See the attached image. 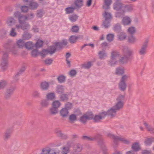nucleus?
I'll return each instance as SVG.
<instances>
[{
	"instance_id": "obj_1",
	"label": "nucleus",
	"mask_w": 154,
	"mask_h": 154,
	"mask_svg": "<svg viewBox=\"0 0 154 154\" xmlns=\"http://www.w3.org/2000/svg\"><path fill=\"white\" fill-rule=\"evenodd\" d=\"M124 56L122 57L119 60V61L121 64H123L127 63L129 60L133 59V51L128 49V48H125L123 50Z\"/></svg>"
},
{
	"instance_id": "obj_2",
	"label": "nucleus",
	"mask_w": 154,
	"mask_h": 154,
	"mask_svg": "<svg viewBox=\"0 0 154 154\" xmlns=\"http://www.w3.org/2000/svg\"><path fill=\"white\" fill-rule=\"evenodd\" d=\"M4 47L8 51L11 52L14 54H15L17 53V48L11 41L6 42L4 45Z\"/></svg>"
},
{
	"instance_id": "obj_3",
	"label": "nucleus",
	"mask_w": 154,
	"mask_h": 154,
	"mask_svg": "<svg viewBox=\"0 0 154 154\" xmlns=\"http://www.w3.org/2000/svg\"><path fill=\"white\" fill-rule=\"evenodd\" d=\"M93 141L97 140L98 144L102 150H104L106 149V146L102 135L99 134H97L92 137Z\"/></svg>"
},
{
	"instance_id": "obj_4",
	"label": "nucleus",
	"mask_w": 154,
	"mask_h": 154,
	"mask_svg": "<svg viewBox=\"0 0 154 154\" xmlns=\"http://www.w3.org/2000/svg\"><path fill=\"white\" fill-rule=\"evenodd\" d=\"M128 78V76L126 75H123L122 77L119 84V88L121 91H125L127 87L126 81H127Z\"/></svg>"
},
{
	"instance_id": "obj_5",
	"label": "nucleus",
	"mask_w": 154,
	"mask_h": 154,
	"mask_svg": "<svg viewBox=\"0 0 154 154\" xmlns=\"http://www.w3.org/2000/svg\"><path fill=\"white\" fill-rule=\"evenodd\" d=\"M123 9L121 11V12H117L116 14V17H120L124 13L127 11H131L133 9V6L132 5H124Z\"/></svg>"
},
{
	"instance_id": "obj_6",
	"label": "nucleus",
	"mask_w": 154,
	"mask_h": 154,
	"mask_svg": "<svg viewBox=\"0 0 154 154\" xmlns=\"http://www.w3.org/2000/svg\"><path fill=\"white\" fill-rule=\"evenodd\" d=\"M16 88V86H11L7 88L5 93L4 98L7 100L10 98L13 95Z\"/></svg>"
},
{
	"instance_id": "obj_7",
	"label": "nucleus",
	"mask_w": 154,
	"mask_h": 154,
	"mask_svg": "<svg viewBox=\"0 0 154 154\" xmlns=\"http://www.w3.org/2000/svg\"><path fill=\"white\" fill-rule=\"evenodd\" d=\"M119 54L116 52L113 51L112 52L110 60L108 61V64L111 66H113L117 62L116 57H118Z\"/></svg>"
},
{
	"instance_id": "obj_8",
	"label": "nucleus",
	"mask_w": 154,
	"mask_h": 154,
	"mask_svg": "<svg viewBox=\"0 0 154 154\" xmlns=\"http://www.w3.org/2000/svg\"><path fill=\"white\" fill-rule=\"evenodd\" d=\"M8 54L7 53H5L2 56L1 66L2 68L3 71L5 70L8 66Z\"/></svg>"
},
{
	"instance_id": "obj_9",
	"label": "nucleus",
	"mask_w": 154,
	"mask_h": 154,
	"mask_svg": "<svg viewBox=\"0 0 154 154\" xmlns=\"http://www.w3.org/2000/svg\"><path fill=\"white\" fill-rule=\"evenodd\" d=\"M23 2L27 5H28L30 9L32 10H36L38 6V4L33 0H23Z\"/></svg>"
},
{
	"instance_id": "obj_10",
	"label": "nucleus",
	"mask_w": 154,
	"mask_h": 154,
	"mask_svg": "<svg viewBox=\"0 0 154 154\" xmlns=\"http://www.w3.org/2000/svg\"><path fill=\"white\" fill-rule=\"evenodd\" d=\"M148 43V41L146 40L141 45L140 49L139 51V53L140 55L144 56L146 54Z\"/></svg>"
},
{
	"instance_id": "obj_11",
	"label": "nucleus",
	"mask_w": 154,
	"mask_h": 154,
	"mask_svg": "<svg viewBox=\"0 0 154 154\" xmlns=\"http://www.w3.org/2000/svg\"><path fill=\"white\" fill-rule=\"evenodd\" d=\"M124 7V4L119 2H115L113 3V9L116 11L121 10Z\"/></svg>"
},
{
	"instance_id": "obj_12",
	"label": "nucleus",
	"mask_w": 154,
	"mask_h": 154,
	"mask_svg": "<svg viewBox=\"0 0 154 154\" xmlns=\"http://www.w3.org/2000/svg\"><path fill=\"white\" fill-rule=\"evenodd\" d=\"M16 26L18 29L21 28L23 30H25L27 29L29 26V25L28 23L25 22L22 23L21 24L20 23L19 25H16Z\"/></svg>"
},
{
	"instance_id": "obj_13",
	"label": "nucleus",
	"mask_w": 154,
	"mask_h": 154,
	"mask_svg": "<svg viewBox=\"0 0 154 154\" xmlns=\"http://www.w3.org/2000/svg\"><path fill=\"white\" fill-rule=\"evenodd\" d=\"M50 101L47 99L42 100L40 103V105L43 108H47L50 104Z\"/></svg>"
},
{
	"instance_id": "obj_14",
	"label": "nucleus",
	"mask_w": 154,
	"mask_h": 154,
	"mask_svg": "<svg viewBox=\"0 0 154 154\" xmlns=\"http://www.w3.org/2000/svg\"><path fill=\"white\" fill-rule=\"evenodd\" d=\"M69 112L66 108H63L60 111V115L63 118H66L68 115Z\"/></svg>"
},
{
	"instance_id": "obj_15",
	"label": "nucleus",
	"mask_w": 154,
	"mask_h": 154,
	"mask_svg": "<svg viewBox=\"0 0 154 154\" xmlns=\"http://www.w3.org/2000/svg\"><path fill=\"white\" fill-rule=\"evenodd\" d=\"M132 150L134 152H137L141 149L140 145L138 142H135L133 143L131 146Z\"/></svg>"
},
{
	"instance_id": "obj_16",
	"label": "nucleus",
	"mask_w": 154,
	"mask_h": 154,
	"mask_svg": "<svg viewBox=\"0 0 154 154\" xmlns=\"http://www.w3.org/2000/svg\"><path fill=\"white\" fill-rule=\"evenodd\" d=\"M60 100L62 102H66L69 100V94H63L59 96Z\"/></svg>"
},
{
	"instance_id": "obj_17",
	"label": "nucleus",
	"mask_w": 154,
	"mask_h": 154,
	"mask_svg": "<svg viewBox=\"0 0 154 154\" xmlns=\"http://www.w3.org/2000/svg\"><path fill=\"white\" fill-rule=\"evenodd\" d=\"M122 22L124 25H128L131 24V20L129 17L126 16L123 18Z\"/></svg>"
},
{
	"instance_id": "obj_18",
	"label": "nucleus",
	"mask_w": 154,
	"mask_h": 154,
	"mask_svg": "<svg viewBox=\"0 0 154 154\" xmlns=\"http://www.w3.org/2000/svg\"><path fill=\"white\" fill-rule=\"evenodd\" d=\"M118 40L120 41L124 40L126 38L127 35L124 32H121L117 35Z\"/></svg>"
},
{
	"instance_id": "obj_19",
	"label": "nucleus",
	"mask_w": 154,
	"mask_h": 154,
	"mask_svg": "<svg viewBox=\"0 0 154 154\" xmlns=\"http://www.w3.org/2000/svg\"><path fill=\"white\" fill-rule=\"evenodd\" d=\"M74 5L75 6L76 9L81 8L83 5V0H75L74 1Z\"/></svg>"
},
{
	"instance_id": "obj_20",
	"label": "nucleus",
	"mask_w": 154,
	"mask_h": 154,
	"mask_svg": "<svg viewBox=\"0 0 154 154\" xmlns=\"http://www.w3.org/2000/svg\"><path fill=\"white\" fill-rule=\"evenodd\" d=\"M124 103L123 102H118L113 107L116 110H119L123 108Z\"/></svg>"
},
{
	"instance_id": "obj_21",
	"label": "nucleus",
	"mask_w": 154,
	"mask_h": 154,
	"mask_svg": "<svg viewBox=\"0 0 154 154\" xmlns=\"http://www.w3.org/2000/svg\"><path fill=\"white\" fill-rule=\"evenodd\" d=\"M107 136L113 139V142L116 145L118 144V139L119 136H116L114 135L111 134L110 133H108L107 134Z\"/></svg>"
},
{
	"instance_id": "obj_22",
	"label": "nucleus",
	"mask_w": 154,
	"mask_h": 154,
	"mask_svg": "<svg viewBox=\"0 0 154 154\" xmlns=\"http://www.w3.org/2000/svg\"><path fill=\"white\" fill-rule=\"evenodd\" d=\"M80 37L81 36L80 35L75 36V35H72L69 37V40L70 43L74 44L75 43L77 39Z\"/></svg>"
},
{
	"instance_id": "obj_23",
	"label": "nucleus",
	"mask_w": 154,
	"mask_h": 154,
	"mask_svg": "<svg viewBox=\"0 0 154 154\" xmlns=\"http://www.w3.org/2000/svg\"><path fill=\"white\" fill-rule=\"evenodd\" d=\"M56 92L60 94H61L64 93V88L63 86L61 85H58L56 88Z\"/></svg>"
},
{
	"instance_id": "obj_24",
	"label": "nucleus",
	"mask_w": 154,
	"mask_h": 154,
	"mask_svg": "<svg viewBox=\"0 0 154 154\" xmlns=\"http://www.w3.org/2000/svg\"><path fill=\"white\" fill-rule=\"evenodd\" d=\"M104 4L103 6V8L105 10L109 8V6L112 2V0H104Z\"/></svg>"
},
{
	"instance_id": "obj_25",
	"label": "nucleus",
	"mask_w": 154,
	"mask_h": 154,
	"mask_svg": "<svg viewBox=\"0 0 154 154\" xmlns=\"http://www.w3.org/2000/svg\"><path fill=\"white\" fill-rule=\"evenodd\" d=\"M116 111L117 110L113 107L107 111V115L110 116L112 117H114L116 114Z\"/></svg>"
},
{
	"instance_id": "obj_26",
	"label": "nucleus",
	"mask_w": 154,
	"mask_h": 154,
	"mask_svg": "<svg viewBox=\"0 0 154 154\" xmlns=\"http://www.w3.org/2000/svg\"><path fill=\"white\" fill-rule=\"evenodd\" d=\"M47 50L48 53L51 55L55 52L57 48L55 45H52L49 46Z\"/></svg>"
},
{
	"instance_id": "obj_27",
	"label": "nucleus",
	"mask_w": 154,
	"mask_h": 154,
	"mask_svg": "<svg viewBox=\"0 0 154 154\" xmlns=\"http://www.w3.org/2000/svg\"><path fill=\"white\" fill-rule=\"evenodd\" d=\"M25 70V68L24 67H22L19 71L15 75V77H14V80L16 81H17L18 80V79L17 78V77L20 75L22 74L23 72H24V71Z\"/></svg>"
},
{
	"instance_id": "obj_28",
	"label": "nucleus",
	"mask_w": 154,
	"mask_h": 154,
	"mask_svg": "<svg viewBox=\"0 0 154 154\" xmlns=\"http://www.w3.org/2000/svg\"><path fill=\"white\" fill-rule=\"evenodd\" d=\"M78 17V16L76 14H74L70 15L69 17V18L72 22L73 23L77 21Z\"/></svg>"
},
{
	"instance_id": "obj_29",
	"label": "nucleus",
	"mask_w": 154,
	"mask_h": 154,
	"mask_svg": "<svg viewBox=\"0 0 154 154\" xmlns=\"http://www.w3.org/2000/svg\"><path fill=\"white\" fill-rule=\"evenodd\" d=\"M34 47V45L32 42H28L26 43L25 47L27 49L31 50Z\"/></svg>"
},
{
	"instance_id": "obj_30",
	"label": "nucleus",
	"mask_w": 154,
	"mask_h": 154,
	"mask_svg": "<svg viewBox=\"0 0 154 154\" xmlns=\"http://www.w3.org/2000/svg\"><path fill=\"white\" fill-rule=\"evenodd\" d=\"M41 87L43 90H46L48 89L49 84L46 82H42L41 84Z\"/></svg>"
},
{
	"instance_id": "obj_31",
	"label": "nucleus",
	"mask_w": 154,
	"mask_h": 154,
	"mask_svg": "<svg viewBox=\"0 0 154 154\" xmlns=\"http://www.w3.org/2000/svg\"><path fill=\"white\" fill-rule=\"evenodd\" d=\"M136 41V38L133 35H131L128 37V41L130 43L134 44L135 42Z\"/></svg>"
},
{
	"instance_id": "obj_32",
	"label": "nucleus",
	"mask_w": 154,
	"mask_h": 154,
	"mask_svg": "<svg viewBox=\"0 0 154 154\" xmlns=\"http://www.w3.org/2000/svg\"><path fill=\"white\" fill-rule=\"evenodd\" d=\"M69 122L71 123H73L77 120V117L76 115L74 114L70 115L69 117Z\"/></svg>"
},
{
	"instance_id": "obj_33",
	"label": "nucleus",
	"mask_w": 154,
	"mask_h": 154,
	"mask_svg": "<svg viewBox=\"0 0 154 154\" xmlns=\"http://www.w3.org/2000/svg\"><path fill=\"white\" fill-rule=\"evenodd\" d=\"M15 20L12 17H10L8 18L6 21V22L8 25L11 26L15 24Z\"/></svg>"
},
{
	"instance_id": "obj_34",
	"label": "nucleus",
	"mask_w": 154,
	"mask_h": 154,
	"mask_svg": "<svg viewBox=\"0 0 154 154\" xmlns=\"http://www.w3.org/2000/svg\"><path fill=\"white\" fill-rule=\"evenodd\" d=\"M23 40L20 39L18 40L17 42V46L19 48H21L23 47H25V43L23 41Z\"/></svg>"
},
{
	"instance_id": "obj_35",
	"label": "nucleus",
	"mask_w": 154,
	"mask_h": 154,
	"mask_svg": "<svg viewBox=\"0 0 154 154\" xmlns=\"http://www.w3.org/2000/svg\"><path fill=\"white\" fill-rule=\"evenodd\" d=\"M58 113V109L55 108L53 107H51L49 109V113L51 115H56Z\"/></svg>"
},
{
	"instance_id": "obj_36",
	"label": "nucleus",
	"mask_w": 154,
	"mask_h": 154,
	"mask_svg": "<svg viewBox=\"0 0 154 154\" xmlns=\"http://www.w3.org/2000/svg\"><path fill=\"white\" fill-rule=\"evenodd\" d=\"M104 17L105 18V20H110L112 18V16L109 13L105 11L104 14H103Z\"/></svg>"
},
{
	"instance_id": "obj_37",
	"label": "nucleus",
	"mask_w": 154,
	"mask_h": 154,
	"mask_svg": "<svg viewBox=\"0 0 154 154\" xmlns=\"http://www.w3.org/2000/svg\"><path fill=\"white\" fill-rule=\"evenodd\" d=\"M61 103L59 100H55L52 103V106L58 109Z\"/></svg>"
},
{
	"instance_id": "obj_38",
	"label": "nucleus",
	"mask_w": 154,
	"mask_h": 154,
	"mask_svg": "<svg viewBox=\"0 0 154 154\" xmlns=\"http://www.w3.org/2000/svg\"><path fill=\"white\" fill-rule=\"evenodd\" d=\"M76 9L75 7H68L65 9V11L66 14L72 13L75 9Z\"/></svg>"
},
{
	"instance_id": "obj_39",
	"label": "nucleus",
	"mask_w": 154,
	"mask_h": 154,
	"mask_svg": "<svg viewBox=\"0 0 154 154\" xmlns=\"http://www.w3.org/2000/svg\"><path fill=\"white\" fill-rule=\"evenodd\" d=\"M45 13L44 10L42 9H38L37 11L36 16L39 18H41Z\"/></svg>"
},
{
	"instance_id": "obj_40",
	"label": "nucleus",
	"mask_w": 154,
	"mask_h": 154,
	"mask_svg": "<svg viewBox=\"0 0 154 154\" xmlns=\"http://www.w3.org/2000/svg\"><path fill=\"white\" fill-rule=\"evenodd\" d=\"M114 31L117 32H120L121 31V26L119 23H117L113 27Z\"/></svg>"
},
{
	"instance_id": "obj_41",
	"label": "nucleus",
	"mask_w": 154,
	"mask_h": 154,
	"mask_svg": "<svg viewBox=\"0 0 154 154\" xmlns=\"http://www.w3.org/2000/svg\"><path fill=\"white\" fill-rule=\"evenodd\" d=\"M91 66V62H88L87 63H84L81 65V68L85 69H89Z\"/></svg>"
},
{
	"instance_id": "obj_42",
	"label": "nucleus",
	"mask_w": 154,
	"mask_h": 154,
	"mask_svg": "<svg viewBox=\"0 0 154 154\" xmlns=\"http://www.w3.org/2000/svg\"><path fill=\"white\" fill-rule=\"evenodd\" d=\"M6 31L4 29H2L0 30V39H2L6 37Z\"/></svg>"
},
{
	"instance_id": "obj_43",
	"label": "nucleus",
	"mask_w": 154,
	"mask_h": 154,
	"mask_svg": "<svg viewBox=\"0 0 154 154\" xmlns=\"http://www.w3.org/2000/svg\"><path fill=\"white\" fill-rule=\"evenodd\" d=\"M27 19V17L26 15H21V16L19 18L18 20L20 24L21 23L25 22L26 20Z\"/></svg>"
},
{
	"instance_id": "obj_44",
	"label": "nucleus",
	"mask_w": 154,
	"mask_h": 154,
	"mask_svg": "<svg viewBox=\"0 0 154 154\" xmlns=\"http://www.w3.org/2000/svg\"><path fill=\"white\" fill-rule=\"evenodd\" d=\"M46 97L47 99L52 100L55 97V94L54 93H48L46 95Z\"/></svg>"
},
{
	"instance_id": "obj_45",
	"label": "nucleus",
	"mask_w": 154,
	"mask_h": 154,
	"mask_svg": "<svg viewBox=\"0 0 154 154\" xmlns=\"http://www.w3.org/2000/svg\"><path fill=\"white\" fill-rule=\"evenodd\" d=\"M79 29V27L77 25H75L72 27L70 30L72 33H76L78 32Z\"/></svg>"
},
{
	"instance_id": "obj_46",
	"label": "nucleus",
	"mask_w": 154,
	"mask_h": 154,
	"mask_svg": "<svg viewBox=\"0 0 154 154\" xmlns=\"http://www.w3.org/2000/svg\"><path fill=\"white\" fill-rule=\"evenodd\" d=\"M118 141H121L122 142L125 144H128L130 143V141L125 138L119 137L118 139Z\"/></svg>"
},
{
	"instance_id": "obj_47",
	"label": "nucleus",
	"mask_w": 154,
	"mask_h": 154,
	"mask_svg": "<svg viewBox=\"0 0 154 154\" xmlns=\"http://www.w3.org/2000/svg\"><path fill=\"white\" fill-rule=\"evenodd\" d=\"M128 32L131 35L134 34L136 32L135 28L133 26L130 27L128 29Z\"/></svg>"
},
{
	"instance_id": "obj_48",
	"label": "nucleus",
	"mask_w": 154,
	"mask_h": 154,
	"mask_svg": "<svg viewBox=\"0 0 154 154\" xmlns=\"http://www.w3.org/2000/svg\"><path fill=\"white\" fill-rule=\"evenodd\" d=\"M81 139L84 140L86 141H92L93 139L92 137L86 136H82L81 137Z\"/></svg>"
},
{
	"instance_id": "obj_49",
	"label": "nucleus",
	"mask_w": 154,
	"mask_h": 154,
	"mask_svg": "<svg viewBox=\"0 0 154 154\" xmlns=\"http://www.w3.org/2000/svg\"><path fill=\"white\" fill-rule=\"evenodd\" d=\"M32 97L34 98H40L41 97L40 93L38 91H33L32 94Z\"/></svg>"
},
{
	"instance_id": "obj_50",
	"label": "nucleus",
	"mask_w": 154,
	"mask_h": 154,
	"mask_svg": "<svg viewBox=\"0 0 154 154\" xmlns=\"http://www.w3.org/2000/svg\"><path fill=\"white\" fill-rule=\"evenodd\" d=\"M66 78L63 75H59L57 78L58 82L60 83H62L65 81Z\"/></svg>"
},
{
	"instance_id": "obj_51",
	"label": "nucleus",
	"mask_w": 154,
	"mask_h": 154,
	"mask_svg": "<svg viewBox=\"0 0 154 154\" xmlns=\"http://www.w3.org/2000/svg\"><path fill=\"white\" fill-rule=\"evenodd\" d=\"M43 44V41L38 40L35 44V47L36 48H38L42 46Z\"/></svg>"
},
{
	"instance_id": "obj_52",
	"label": "nucleus",
	"mask_w": 154,
	"mask_h": 154,
	"mask_svg": "<svg viewBox=\"0 0 154 154\" xmlns=\"http://www.w3.org/2000/svg\"><path fill=\"white\" fill-rule=\"evenodd\" d=\"M124 72V70L121 67H118L116 68V73L117 75H122Z\"/></svg>"
},
{
	"instance_id": "obj_53",
	"label": "nucleus",
	"mask_w": 154,
	"mask_h": 154,
	"mask_svg": "<svg viewBox=\"0 0 154 154\" xmlns=\"http://www.w3.org/2000/svg\"><path fill=\"white\" fill-rule=\"evenodd\" d=\"M72 107V104L71 103L69 102H67L66 103L65 105L64 108L69 110L71 109Z\"/></svg>"
},
{
	"instance_id": "obj_54",
	"label": "nucleus",
	"mask_w": 154,
	"mask_h": 154,
	"mask_svg": "<svg viewBox=\"0 0 154 154\" xmlns=\"http://www.w3.org/2000/svg\"><path fill=\"white\" fill-rule=\"evenodd\" d=\"M85 114L86 116L88 117V120H91L93 118L94 115L92 112H86Z\"/></svg>"
},
{
	"instance_id": "obj_55",
	"label": "nucleus",
	"mask_w": 154,
	"mask_h": 154,
	"mask_svg": "<svg viewBox=\"0 0 154 154\" xmlns=\"http://www.w3.org/2000/svg\"><path fill=\"white\" fill-rule=\"evenodd\" d=\"M98 55L99 58L101 59L106 56V52L104 51H100L98 53Z\"/></svg>"
},
{
	"instance_id": "obj_56",
	"label": "nucleus",
	"mask_w": 154,
	"mask_h": 154,
	"mask_svg": "<svg viewBox=\"0 0 154 154\" xmlns=\"http://www.w3.org/2000/svg\"><path fill=\"white\" fill-rule=\"evenodd\" d=\"M80 121L83 123H85L88 120V117L86 116L85 114L80 118Z\"/></svg>"
},
{
	"instance_id": "obj_57",
	"label": "nucleus",
	"mask_w": 154,
	"mask_h": 154,
	"mask_svg": "<svg viewBox=\"0 0 154 154\" xmlns=\"http://www.w3.org/2000/svg\"><path fill=\"white\" fill-rule=\"evenodd\" d=\"M11 134V132L9 131H7L4 135V140L7 141L10 137Z\"/></svg>"
},
{
	"instance_id": "obj_58",
	"label": "nucleus",
	"mask_w": 154,
	"mask_h": 154,
	"mask_svg": "<svg viewBox=\"0 0 154 154\" xmlns=\"http://www.w3.org/2000/svg\"><path fill=\"white\" fill-rule=\"evenodd\" d=\"M54 45L57 48V50H61L63 47L60 42H56L55 43Z\"/></svg>"
},
{
	"instance_id": "obj_59",
	"label": "nucleus",
	"mask_w": 154,
	"mask_h": 154,
	"mask_svg": "<svg viewBox=\"0 0 154 154\" xmlns=\"http://www.w3.org/2000/svg\"><path fill=\"white\" fill-rule=\"evenodd\" d=\"M48 53V51L47 49H43L41 52H39V54L43 57H45Z\"/></svg>"
},
{
	"instance_id": "obj_60",
	"label": "nucleus",
	"mask_w": 154,
	"mask_h": 154,
	"mask_svg": "<svg viewBox=\"0 0 154 154\" xmlns=\"http://www.w3.org/2000/svg\"><path fill=\"white\" fill-rule=\"evenodd\" d=\"M114 37L113 34H109L107 35L106 38L108 41L111 42L113 40Z\"/></svg>"
},
{
	"instance_id": "obj_61",
	"label": "nucleus",
	"mask_w": 154,
	"mask_h": 154,
	"mask_svg": "<svg viewBox=\"0 0 154 154\" xmlns=\"http://www.w3.org/2000/svg\"><path fill=\"white\" fill-rule=\"evenodd\" d=\"M7 84L6 82L5 81L2 80L0 82V90L4 88Z\"/></svg>"
},
{
	"instance_id": "obj_62",
	"label": "nucleus",
	"mask_w": 154,
	"mask_h": 154,
	"mask_svg": "<svg viewBox=\"0 0 154 154\" xmlns=\"http://www.w3.org/2000/svg\"><path fill=\"white\" fill-rule=\"evenodd\" d=\"M31 37V35L29 33L24 34L23 35V39L24 40H28Z\"/></svg>"
},
{
	"instance_id": "obj_63",
	"label": "nucleus",
	"mask_w": 154,
	"mask_h": 154,
	"mask_svg": "<svg viewBox=\"0 0 154 154\" xmlns=\"http://www.w3.org/2000/svg\"><path fill=\"white\" fill-rule=\"evenodd\" d=\"M53 61L52 59H46L45 60L44 62L45 65H49L51 64Z\"/></svg>"
},
{
	"instance_id": "obj_64",
	"label": "nucleus",
	"mask_w": 154,
	"mask_h": 154,
	"mask_svg": "<svg viewBox=\"0 0 154 154\" xmlns=\"http://www.w3.org/2000/svg\"><path fill=\"white\" fill-rule=\"evenodd\" d=\"M103 25L105 28H108L110 26V22L109 20H105L103 22Z\"/></svg>"
}]
</instances>
